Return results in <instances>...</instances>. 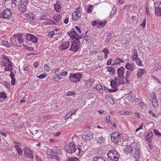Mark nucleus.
<instances>
[{"instance_id": "54", "label": "nucleus", "mask_w": 161, "mask_h": 161, "mask_svg": "<svg viewBox=\"0 0 161 161\" xmlns=\"http://www.w3.org/2000/svg\"><path fill=\"white\" fill-rule=\"evenodd\" d=\"M53 151L52 149H48L47 150V154L48 155H49L52 153Z\"/></svg>"}, {"instance_id": "59", "label": "nucleus", "mask_w": 161, "mask_h": 161, "mask_svg": "<svg viewBox=\"0 0 161 161\" xmlns=\"http://www.w3.org/2000/svg\"><path fill=\"white\" fill-rule=\"evenodd\" d=\"M67 74V72L66 71H63L60 74V75L63 76H65Z\"/></svg>"}, {"instance_id": "49", "label": "nucleus", "mask_w": 161, "mask_h": 161, "mask_svg": "<svg viewBox=\"0 0 161 161\" xmlns=\"http://www.w3.org/2000/svg\"><path fill=\"white\" fill-rule=\"evenodd\" d=\"M146 19L144 18V20H143L142 23L141 24V26L143 28H144L146 26Z\"/></svg>"}, {"instance_id": "37", "label": "nucleus", "mask_w": 161, "mask_h": 161, "mask_svg": "<svg viewBox=\"0 0 161 161\" xmlns=\"http://www.w3.org/2000/svg\"><path fill=\"white\" fill-rule=\"evenodd\" d=\"M33 36V35L28 34L26 35V38L27 40L31 41Z\"/></svg>"}, {"instance_id": "57", "label": "nucleus", "mask_w": 161, "mask_h": 161, "mask_svg": "<svg viewBox=\"0 0 161 161\" xmlns=\"http://www.w3.org/2000/svg\"><path fill=\"white\" fill-rule=\"evenodd\" d=\"M139 104L142 108H144L146 106V105L142 102H141L139 103Z\"/></svg>"}, {"instance_id": "38", "label": "nucleus", "mask_w": 161, "mask_h": 161, "mask_svg": "<svg viewBox=\"0 0 161 161\" xmlns=\"http://www.w3.org/2000/svg\"><path fill=\"white\" fill-rule=\"evenodd\" d=\"M106 119L107 123L108 124L112 125V123L111 121L110 117L109 116H107L106 117Z\"/></svg>"}, {"instance_id": "60", "label": "nucleus", "mask_w": 161, "mask_h": 161, "mask_svg": "<svg viewBox=\"0 0 161 161\" xmlns=\"http://www.w3.org/2000/svg\"><path fill=\"white\" fill-rule=\"evenodd\" d=\"M50 118V117L49 115H48L45 117H43V119H42V120H43L44 121H46L48 119H49Z\"/></svg>"}, {"instance_id": "26", "label": "nucleus", "mask_w": 161, "mask_h": 161, "mask_svg": "<svg viewBox=\"0 0 161 161\" xmlns=\"http://www.w3.org/2000/svg\"><path fill=\"white\" fill-rule=\"evenodd\" d=\"M93 9V6L91 5H88L86 6V9L87 14H89L92 12Z\"/></svg>"}, {"instance_id": "50", "label": "nucleus", "mask_w": 161, "mask_h": 161, "mask_svg": "<svg viewBox=\"0 0 161 161\" xmlns=\"http://www.w3.org/2000/svg\"><path fill=\"white\" fill-rule=\"evenodd\" d=\"M98 20H97L93 21L92 23V25L94 27L97 25H98Z\"/></svg>"}, {"instance_id": "51", "label": "nucleus", "mask_w": 161, "mask_h": 161, "mask_svg": "<svg viewBox=\"0 0 161 161\" xmlns=\"http://www.w3.org/2000/svg\"><path fill=\"white\" fill-rule=\"evenodd\" d=\"M117 8L114 7L113 10L111 12V14H114L116 13Z\"/></svg>"}, {"instance_id": "10", "label": "nucleus", "mask_w": 161, "mask_h": 161, "mask_svg": "<svg viewBox=\"0 0 161 161\" xmlns=\"http://www.w3.org/2000/svg\"><path fill=\"white\" fill-rule=\"evenodd\" d=\"M93 134L90 131H86L85 132V134H84L82 136V137L83 139H85L86 141L87 140H89L92 138Z\"/></svg>"}, {"instance_id": "53", "label": "nucleus", "mask_w": 161, "mask_h": 161, "mask_svg": "<svg viewBox=\"0 0 161 161\" xmlns=\"http://www.w3.org/2000/svg\"><path fill=\"white\" fill-rule=\"evenodd\" d=\"M77 148L78 149V152L77 153L79 155H81L83 153V152L79 148H78V147H77Z\"/></svg>"}, {"instance_id": "40", "label": "nucleus", "mask_w": 161, "mask_h": 161, "mask_svg": "<svg viewBox=\"0 0 161 161\" xmlns=\"http://www.w3.org/2000/svg\"><path fill=\"white\" fill-rule=\"evenodd\" d=\"M67 161H79V160L78 158L73 157L69 158Z\"/></svg>"}, {"instance_id": "4", "label": "nucleus", "mask_w": 161, "mask_h": 161, "mask_svg": "<svg viewBox=\"0 0 161 161\" xmlns=\"http://www.w3.org/2000/svg\"><path fill=\"white\" fill-rule=\"evenodd\" d=\"M82 77V75L80 73L71 74L69 76V80L71 82L76 83L79 81Z\"/></svg>"}, {"instance_id": "47", "label": "nucleus", "mask_w": 161, "mask_h": 161, "mask_svg": "<svg viewBox=\"0 0 161 161\" xmlns=\"http://www.w3.org/2000/svg\"><path fill=\"white\" fill-rule=\"evenodd\" d=\"M75 93L74 92H67L66 95L67 96H71L72 95H75Z\"/></svg>"}, {"instance_id": "12", "label": "nucleus", "mask_w": 161, "mask_h": 161, "mask_svg": "<svg viewBox=\"0 0 161 161\" xmlns=\"http://www.w3.org/2000/svg\"><path fill=\"white\" fill-rule=\"evenodd\" d=\"M125 67L131 72L135 70L136 68L135 64L129 63L126 64Z\"/></svg>"}, {"instance_id": "32", "label": "nucleus", "mask_w": 161, "mask_h": 161, "mask_svg": "<svg viewBox=\"0 0 161 161\" xmlns=\"http://www.w3.org/2000/svg\"><path fill=\"white\" fill-rule=\"evenodd\" d=\"M138 55L137 54V51L136 49L134 50V54L132 56V58L133 60L138 58Z\"/></svg>"}, {"instance_id": "35", "label": "nucleus", "mask_w": 161, "mask_h": 161, "mask_svg": "<svg viewBox=\"0 0 161 161\" xmlns=\"http://www.w3.org/2000/svg\"><path fill=\"white\" fill-rule=\"evenodd\" d=\"M13 2L15 5L19 6L22 3V0H14Z\"/></svg>"}, {"instance_id": "15", "label": "nucleus", "mask_w": 161, "mask_h": 161, "mask_svg": "<svg viewBox=\"0 0 161 161\" xmlns=\"http://www.w3.org/2000/svg\"><path fill=\"white\" fill-rule=\"evenodd\" d=\"M94 82L93 79H91L85 81V84L86 86L90 87L92 86Z\"/></svg>"}, {"instance_id": "56", "label": "nucleus", "mask_w": 161, "mask_h": 161, "mask_svg": "<svg viewBox=\"0 0 161 161\" xmlns=\"http://www.w3.org/2000/svg\"><path fill=\"white\" fill-rule=\"evenodd\" d=\"M84 38L86 41H88L90 40L91 37L90 36L87 35V36H85L84 37Z\"/></svg>"}, {"instance_id": "30", "label": "nucleus", "mask_w": 161, "mask_h": 161, "mask_svg": "<svg viewBox=\"0 0 161 161\" xmlns=\"http://www.w3.org/2000/svg\"><path fill=\"white\" fill-rule=\"evenodd\" d=\"M107 71L109 72L110 74L113 75L114 74L115 72V70L113 67H108L107 68Z\"/></svg>"}, {"instance_id": "27", "label": "nucleus", "mask_w": 161, "mask_h": 161, "mask_svg": "<svg viewBox=\"0 0 161 161\" xmlns=\"http://www.w3.org/2000/svg\"><path fill=\"white\" fill-rule=\"evenodd\" d=\"M110 86L113 89H116L117 88V82L116 80H114L112 81H110Z\"/></svg>"}, {"instance_id": "64", "label": "nucleus", "mask_w": 161, "mask_h": 161, "mask_svg": "<svg viewBox=\"0 0 161 161\" xmlns=\"http://www.w3.org/2000/svg\"><path fill=\"white\" fill-rule=\"evenodd\" d=\"M57 154V152L53 151L52 153H51L50 155H49L51 157H52L53 156H54L55 154Z\"/></svg>"}, {"instance_id": "18", "label": "nucleus", "mask_w": 161, "mask_h": 161, "mask_svg": "<svg viewBox=\"0 0 161 161\" xmlns=\"http://www.w3.org/2000/svg\"><path fill=\"white\" fill-rule=\"evenodd\" d=\"M131 73V72L128 70L126 71V72L125 79L127 83H128L129 82V78Z\"/></svg>"}, {"instance_id": "6", "label": "nucleus", "mask_w": 161, "mask_h": 161, "mask_svg": "<svg viewBox=\"0 0 161 161\" xmlns=\"http://www.w3.org/2000/svg\"><path fill=\"white\" fill-rule=\"evenodd\" d=\"M121 135L117 132L112 133L111 135L112 140L115 143H118L121 140Z\"/></svg>"}, {"instance_id": "44", "label": "nucleus", "mask_w": 161, "mask_h": 161, "mask_svg": "<svg viewBox=\"0 0 161 161\" xmlns=\"http://www.w3.org/2000/svg\"><path fill=\"white\" fill-rule=\"evenodd\" d=\"M77 111V109L76 108H74V109H72L71 111L69 112V113H68V114H69V115L70 116H71L72 114H73L76 112Z\"/></svg>"}, {"instance_id": "22", "label": "nucleus", "mask_w": 161, "mask_h": 161, "mask_svg": "<svg viewBox=\"0 0 161 161\" xmlns=\"http://www.w3.org/2000/svg\"><path fill=\"white\" fill-rule=\"evenodd\" d=\"M155 13L157 16H161V8L157 7L155 8Z\"/></svg>"}, {"instance_id": "13", "label": "nucleus", "mask_w": 161, "mask_h": 161, "mask_svg": "<svg viewBox=\"0 0 161 161\" xmlns=\"http://www.w3.org/2000/svg\"><path fill=\"white\" fill-rule=\"evenodd\" d=\"M61 15L57 14L54 16L53 19L56 22L60 24L61 22Z\"/></svg>"}, {"instance_id": "31", "label": "nucleus", "mask_w": 161, "mask_h": 161, "mask_svg": "<svg viewBox=\"0 0 161 161\" xmlns=\"http://www.w3.org/2000/svg\"><path fill=\"white\" fill-rule=\"evenodd\" d=\"M112 32H110L108 35L107 36V38L105 40V42H107V43H109V39L111 38L112 35Z\"/></svg>"}, {"instance_id": "11", "label": "nucleus", "mask_w": 161, "mask_h": 161, "mask_svg": "<svg viewBox=\"0 0 161 161\" xmlns=\"http://www.w3.org/2000/svg\"><path fill=\"white\" fill-rule=\"evenodd\" d=\"M118 76L121 78H125L124 74L125 73V69L123 67H121L118 69L117 70Z\"/></svg>"}, {"instance_id": "19", "label": "nucleus", "mask_w": 161, "mask_h": 161, "mask_svg": "<svg viewBox=\"0 0 161 161\" xmlns=\"http://www.w3.org/2000/svg\"><path fill=\"white\" fill-rule=\"evenodd\" d=\"M114 63L112 64V65H114L117 64H119L121 63H123L124 62L123 60H122L121 59L119 58H117L115 59L113 61Z\"/></svg>"}, {"instance_id": "17", "label": "nucleus", "mask_w": 161, "mask_h": 161, "mask_svg": "<svg viewBox=\"0 0 161 161\" xmlns=\"http://www.w3.org/2000/svg\"><path fill=\"white\" fill-rule=\"evenodd\" d=\"M78 37H76V40H75L73 42V43H72V44L75 46H78L79 48L80 47V42L79 40V35H78Z\"/></svg>"}, {"instance_id": "41", "label": "nucleus", "mask_w": 161, "mask_h": 161, "mask_svg": "<svg viewBox=\"0 0 161 161\" xmlns=\"http://www.w3.org/2000/svg\"><path fill=\"white\" fill-rule=\"evenodd\" d=\"M54 80L57 81L61 79V77L59 75H56L54 76Z\"/></svg>"}, {"instance_id": "62", "label": "nucleus", "mask_w": 161, "mask_h": 161, "mask_svg": "<svg viewBox=\"0 0 161 161\" xmlns=\"http://www.w3.org/2000/svg\"><path fill=\"white\" fill-rule=\"evenodd\" d=\"M48 22L49 24H52L53 25H54L55 24V23L54 22V21H52L50 19H48Z\"/></svg>"}, {"instance_id": "21", "label": "nucleus", "mask_w": 161, "mask_h": 161, "mask_svg": "<svg viewBox=\"0 0 161 161\" xmlns=\"http://www.w3.org/2000/svg\"><path fill=\"white\" fill-rule=\"evenodd\" d=\"M54 9L57 12H59V10L61 8V5H60L59 2L58 1H57L56 3L54 4Z\"/></svg>"}, {"instance_id": "43", "label": "nucleus", "mask_w": 161, "mask_h": 161, "mask_svg": "<svg viewBox=\"0 0 161 161\" xmlns=\"http://www.w3.org/2000/svg\"><path fill=\"white\" fill-rule=\"evenodd\" d=\"M56 155L57 154H55L54 156H53V157H51L50 158L55 159L57 161H59L60 160L59 157H58Z\"/></svg>"}, {"instance_id": "55", "label": "nucleus", "mask_w": 161, "mask_h": 161, "mask_svg": "<svg viewBox=\"0 0 161 161\" xmlns=\"http://www.w3.org/2000/svg\"><path fill=\"white\" fill-rule=\"evenodd\" d=\"M2 43L3 45H7L8 47H10V44H8V42L7 41H4L2 42Z\"/></svg>"}, {"instance_id": "3", "label": "nucleus", "mask_w": 161, "mask_h": 161, "mask_svg": "<svg viewBox=\"0 0 161 161\" xmlns=\"http://www.w3.org/2000/svg\"><path fill=\"white\" fill-rule=\"evenodd\" d=\"M65 149L67 153L71 154L77 151L75 145L73 142H69V144L65 147Z\"/></svg>"}, {"instance_id": "9", "label": "nucleus", "mask_w": 161, "mask_h": 161, "mask_svg": "<svg viewBox=\"0 0 161 161\" xmlns=\"http://www.w3.org/2000/svg\"><path fill=\"white\" fill-rule=\"evenodd\" d=\"M69 45V43L68 41L62 42L61 45L58 47L59 50L62 51L68 48Z\"/></svg>"}, {"instance_id": "24", "label": "nucleus", "mask_w": 161, "mask_h": 161, "mask_svg": "<svg viewBox=\"0 0 161 161\" xmlns=\"http://www.w3.org/2000/svg\"><path fill=\"white\" fill-rule=\"evenodd\" d=\"M78 46H76L71 44L70 50L73 52H76L79 49Z\"/></svg>"}, {"instance_id": "36", "label": "nucleus", "mask_w": 161, "mask_h": 161, "mask_svg": "<svg viewBox=\"0 0 161 161\" xmlns=\"http://www.w3.org/2000/svg\"><path fill=\"white\" fill-rule=\"evenodd\" d=\"M135 60H136V63L137 65L141 66H142V61L140 59L137 58Z\"/></svg>"}, {"instance_id": "42", "label": "nucleus", "mask_w": 161, "mask_h": 161, "mask_svg": "<svg viewBox=\"0 0 161 161\" xmlns=\"http://www.w3.org/2000/svg\"><path fill=\"white\" fill-rule=\"evenodd\" d=\"M96 88L98 91H100L102 89V87L100 84H97L96 85Z\"/></svg>"}, {"instance_id": "25", "label": "nucleus", "mask_w": 161, "mask_h": 161, "mask_svg": "<svg viewBox=\"0 0 161 161\" xmlns=\"http://www.w3.org/2000/svg\"><path fill=\"white\" fill-rule=\"evenodd\" d=\"M39 20H44L48 19L47 15L45 14H41L38 17V18Z\"/></svg>"}, {"instance_id": "23", "label": "nucleus", "mask_w": 161, "mask_h": 161, "mask_svg": "<svg viewBox=\"0 0 161 161\" xmlns=\"http://www.w3.org/2000/svg\"><path fill=\"white\" fill-rule=\"evenodd\" d=\"M14 147L16 148L19 155H22L23 151L22 149L19 147L18 145H14Z\"/></svg>"}, {"instance_id": "48", "label": "nucleus", "mask_w": 161, "mask_h": 161, "mask_svg": "<svg viewBox=\"0 0 161 161\" xmlns=\"http://www.w3.org/2000/svg\"><path fill=\"white\" fill-rule=\"evenodd\" d=\"M102 52L105 53V54H109V52L108 51V49L106 48H104L102 50Z\"/></svg>"}, {"instance_id": "46", "label": "nucleus", "mask_w": 161, "mask_h": 161, "mask_svg": "<svg viewBox=\"0 0 161 161\" xmlns=\"http://www.w3.org/2000/svg\"><path fill=\"white\" fill-rule=\"evenodd\" d=\"M126 150L127 151V153H131L132 150L131 147L129 146L127 147Z\"/></svg>"}, {"instance_id": "14", "label": "nucleus", "mask_w": 161, "mask_h": 161, "mask_svg": "<svg viewBox=\"0 0 161 161\" xmlns=\"http://www.w3.org/2000/svg\"><path fill=\"white\" fill-rule=\"evenodd\" d=\"M152 103L154 107H156L158 106V103L157 100V96L156 95H154L153 97L152 101Z\"/></svg>"}, {"instance_id": "5", "label": "nucleus", "mask_w": 161, "mask_h": 161, "mask_svg": "<svg viewBox=\"0 0 161 161\" xmlns=\"http://www.w3.org/2000/svg\"><path fill=\"white\" fill-rule=\"evenodd\" d=\"M12 16V12L11 9L7 8L0 14V17L4 19H9Z\"/></svg>"}, {"instance_id": "45", "label": "nucleus", "mask_w": 161, "mask_h": 161, "mask_svg": "<svg viewBox=\"0 0 161 161\" xmlns=\"http://www.w3.org/2000/svg\"><path fill=\"white\" fill-rule=\"evenodd\" d=\"M154 134L158 136H161V134L159 133L158 130H154Z\"/></svg>"}, {"instance_id": "1", "label": "nucleus", "mask_w": 161, "mask_h": 161, "mask_svg": "<svg viewBox=\"0 0 161 161\" xmlns=\"http://www.w3.org/2000/svg\"><path fill=\"white\" fill-rule=\"evenodd\" d=\"M107 155L109 159L113 161H118L119 157L118 153L115 150H112L109 151Z\"/></svg>"}, {"instance_id": "39", "label": "nucleus", "mask_w": 161, "mask_h": 161, "mask_svg": "<svg viewBox=\"0 0 161 161\" xmlns=\"http://www.w3.org/2000/svg\"><path fill=\"white\" fill-rule=\"evenodd\" d=\"M38 38L36 36L33 35L32 36V38L31 41L34 42L36 43L38 41Z\"/></svg>"}, {"instance_id": "28", "label": "nucleus", "mask_w": 161, "mask_h": 161, "mask_svg": "<svg viewBox=\"0 0 161 161\" xmlns=\"http://www.w3.org/2000/svg\"><path fill=\"white\" fill-rule=\"evenodd\" d=\"M93 161H105V160L102 157L95 156L93 158Z\"/></svg>"}, {"instance_id": "8", "label": "nucleus", "mask_w": 161, "mask_h": 161, "mask_svg": "<svg viewBox=\"0 0 161 161\" xmlns=\"http://www.w3.org/2000/svg\"><path fill=\"white\" fill-rule=\"evenodd\" d=\"M24 153L26 157L28 158H33V156L32 154V152L30 150L29 148L25 147L23 148Z\"/></svg>"}, {"instance_id": "2", "label": "nucleus", "mask_w": 161, "mask_h": 161, "mask_svg": "<svg viewBox=\"0 0 161 161\" xmlns=\"http://www.w3.org/2000/svg\"><path fill=\"white\" fill-rule=\"evenodd\" d=\"M3 61L1 62V64L5 67V70H11L12 69V66L11 64L9 62V59L6 56L3 57Z\"/></svg>"}, {"instance_id": "63", "label": "nucleus", "mask_w": 161, "mask_h": 161, "mask_svg": "<svg viewBox=\"0 0 161 161\" xmlns=\"http://www.w3.org/2000/svg\"><path fill=\"white\" fill-rule=\"evenodd\" d=\"M26 48L27 49L31 51H33L34 50V49L33 47H29L28 46H26Z\"/></svg>"}, {"instance_id": "34", "label": "nucleus", "mask_w": 161, "mask_h": 161, "mask_svg": "<svg viewBox=\"0 0 161 161\" xmlns=\"http://www.w3.org/2000/svg\"><path fill=\"white\" fill-rule=\"evenodd\" d=\"M6 97V96L4 92L0 93V100H4Z\"/></svg>"}, {"instance_id": "7", "label": "nucleus", "mask_w": 161, "mask_h": 161, "mask_svg": "<svg viewBox=\"0 0 161 161\" xmlns=\"http://www.w3.org/2000/svg\"><path fill=\"white\" fill-rule=\"evenodd\" d=\"M81 10L80 7L77 8L72 14V19L74 20H76L79 19L81 16Z\"/></svg>"}, {"instance_id": "52", "label": "nucleus", "mask_w": 161, "mask_h": 161, "mask_svg": "<svg viewBox=\"0 0 161 161\" xmlns=\"http://www.w3.org/2000/svg\"><path fill=\"white\" fill-rule=\"evenodd\" d=\"M44 67L47 70V71H49L50 70V68L47 64H46L44 65Z\"/></svg>"}, {"instance_id": "29", "label": "nucleus", "mask_w": 161, "mask_h": 161, "mask_svg": "<svg viewBox=\"0 0 161 161\" xmlns=\"http://www.w3.org/2000/svg\"><path fill=\"white\" fill-rule=\"evenodd\" d=\"M98 25L97 27H103L105 25L106 21L104 20L103 21H98Z\"/></svg>"}, {"instance_id": "33", "label": "nucleus", "mask_w": 161, "mask_h": 161, "mask_svg": "<svg viewBox=\"0 0 161 161\" xmlns=\"http://www.w3.org/2000/svg\"><path fill=\"white\" fill-rule=\"evenodd\" d=\"M96 139V140L97 141V142L100 143L103 142L104 141L103 137L102 136L97 137Z\"/></svg>"}, {"instance_id": "58", "label": "nucleus", "mask_w": 161, "mask_h": 161, "mask_svg": "<svg viewBox=\"0 0 161 161\" xmlns=\"http://www.w3.org/2000/svg\"><path fill=\"white\" fill-rule=\"evenodd\" d=\"M69 36H70V37L71 38H74L76 39V37H77L76 36H75L73 35V34L72 32H69Z\"/></svg>"}, {"instance_id": "61", "label": "nucleus", "mask_w": 161, "mask_h": 161, "mask_svg": "<svg viewBox=\"0 0 161 161\" xmlns=\"http://www.w3.org/2000/svg\"><path fill=\"white\" fill-rule=\"evenodd\" d=\"M46 77V75L44 74H42L38 76V77L40 79H42Z\"/></svg>"}, {"instance_id": "20", "label": "nucleus", "mask_w": 161, "mask_h": 161, "mask_svg": "<svg viewBox=\"0 0 161 161\" xmlns=\"http://www.w3.org/2000/svg\"><path fill=\"white\" fill-rule=\"evenodd\" d=\"M153 136V133L152 131L148 132L147 134L146 137V140L149 142L151 141V139Z\"/></svg>"}, {"instance_id": "16", "label": "nucleus", "mask_w": 161, "mask_h": 161, "mask_svg": "<svg viewBox=\"0 0 161 161\" xmlns=\"http://www.w3.org/2000/svg\"><path fill=\"white\" fill-rule=\"evenodd\" d=\"M146 73V71L144 69H140L138 71L136 75L138 77H140L143 74H145Z\"/></svg>"}]
</instances>
